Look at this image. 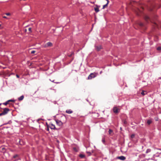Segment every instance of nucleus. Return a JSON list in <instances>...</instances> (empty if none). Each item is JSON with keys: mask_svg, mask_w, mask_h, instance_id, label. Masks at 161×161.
<instances>
[{"mask_svg": "<svg viewBox=\"0 0 161 161\" xmlns=\"http://www.w3.org/2000/svg\"><path fill=\"white\" fill-rule=\"evenodd\" d=\"M143 9V7H141V9H140L138 8H136L135 10V12L138 15H140L142 12V10Z\"/></svg>", "mask_w": 161, "mask_h": 161, "instance_id": "f257e3e1", "label": "nucleus"}, {"mask_svg": "<svg viewBox=\"0 0 161 161\" xmlns=\"http://www.w3.org/2000/svg\"><path fill=\"white\" fill-rule=\"evenodd\" d=\"M96 76V74L95 73H91L88 76V80H90L95 77Z\"/></svg>", "mask_w": 161, "mask_h": 161, "instance_id": "f03ea898", "label": "nucleus"}, {"mask_svg": "<svg viewBox=\"0 0 161 161\" xmlns=\"http://www.w3.org/2000/svg\"><path fill=\"white\" fill-rule=\"evenodd\" d=\"M100 7V6L97 5H95L94 7V9L96 13H98L99 11V8Z\"/></svg>", "mask_w": 161, "mask_h": 161, "instance_id": "7ed1b4c3", "label": "nucleus"}, {"mask_svg": "<svg viewBox=\"0 0 161 161\" xmlns=\"http://www.w3.org/2000/svg\"><path fill=\"white\" fill-rule=\"evenodd\" d=\"M52 43L50 42H47L46 44H45L44 46L43 47H44L46 48L47 47H50L52 46Z\"/></svg>", "mask_w": 161, "mask_h": 161, "instance_id": "20e7f679", "label": "nucleus"}, {"mask_svg": "<svg viewBox=\"0 0 161 161\" xmlns=\"http://www.w3.org/2000/svg\"><path fill=\"white\" fill-rule=\"evenodd\" d=\"M114 112L115 114H117L119 112V109L116 107H114L113 109Z\"/></svg>", "mask_w": 161, "mask_h": 161, "instance_id": "39448f33", "label": "nucleus"}, {"mask_svg": "<svg viewBox=\"0 0 161 161\" xmlns=\"http://www.w3.org/2000/svg\"><path fill=\"white\" fill-rule=\"evenodd\" d=\"M57 124L59 126H61L62 125L63 123L60 120L56 119L55 120Z\"/></svg>", "mask_w": 161, "mask_h": 161, "instance_id": "423d86ee", "label": "nucleus"}, {"mask_svg": "<svg viewBox=\"0 0 161 161\" xmlns=\"http://www.w3.org/2000/svg\"><path fill=\"white\" fill-rule=\"evenodd\" d=\"M9 111V108H5L3 109V113L4 115H5L8 113Z\"/></svg>", "mask_w": 161, "mask_h": 161, "instance_id": "0eeeda50", "label": "nucleus"}, {"mask_svg": "<svg viewBox=\"0 0 161 161\" xmlns=\"http://www.w3.org/2000/svg\"><path fill=\"white\" fill-rule=\"evenodd\" d=\"M118 158L121 160H124L126 159V158L123 156L118 157Z\"/></svg>", "mask_w": 161, "mask_h": 161, "instance_id": "6e6552de", "label": "nucleus"}, {"mask_svg": "<svg viewBox=\"0 0 161 161\" xmlns=\"http://www.w3.org/2000/svg\"><path fill=\"white\" fill-rule=\"evenodd\" d=\"M50 127L52 129L54 130L56 129L55 125L52 124H50Z\"/></svg>", "mask_w": 161, "mask_h": 161, "instance_id": "1a4fd4ad", "label": "nucleus"}, {"mask_svg": "<svg viewBox=\"0 0 161 161\" xmlns=\"http://www.w3.org/2000/svg\"><path fill=\"white\" fill-rule=\"evenodd\" d=\"M96 49L97 51H99L102 48V47L100 46H96Z\"/></svg>", "mask_w": 161, "mask_h": 161, "instance_id": "9d476101", "label": "nucleus"}, {"mask_svg": "<svg viewBox=\"0 0 161 161\" xmlns=\"http://www.w3.org/2000/svg\"><path fill=\"white\" fill-rule=\"evenodd\" d=\"M144 19L147 22L148 21L150 20L149 18L147 15H145L144 16Z\"/></svg>", "mask_w": 161, "mask_h": 161, "instance_id": "9b49d317", "label": "nucleus"}, {"mask_svg": "<svg viewBox=\"0 0 161 161\" xmlns=\"http://www.w3.org/2000/svg\"><path fill=\"white\" fill-rule=\"evenodd\" d=\"M66 112L68 114H70L73 113V111L71 109L67 110H66Z\"/></svg>", "mask_w": 161, "mask_h": 161, "instance_id": "f8f14e48", "label": "nucleus"}, {"mask_svg": "<svg viewBox=\"0 0 161 161\" xmlns=\"http://www.w3.org/2000/svg\"><path fill=\"white\" fill-rule=\"evenodd\" d=\"M137 24L141 27H143L144 26L143 24L141 22H139L137 23Z\"/></svg>", "mask_w": 161, "mask_h": 161, "instance_id": "ddd939ff", "label": "nucleus"}, {"mask_svg": "<svg viewBox=\"0 0 161 161\" xmlns=\"http://www.w3.org/2000/svg\"><path fill=\"white\" fill-rule=\"evenodd\" d=\"M24 98V96L23 95L21 96L20 97H19L18 99L19 101L22 100Z\"/></svg>", "mask_w": 161, "mask_h": 161, "instance_id": "4468645a", "label": "nucleus"}, {"mask_svg": "<svg viewBox=\"0 0 161 161\" xmlns=\"http://www.w3.org/2000/svg\"><path fill=\"white\" fill-rule=\"evenodd\" d=\"M146 93H147V92L146 91H142L141 93V94H142L143 95H144Z\"/></svg>", "mask_w": 161, "mask_h": 161, "instance_id": "2eb2a0df", "label": "nucleus"}, {"mask_svg": "<svg viewBox=\"0 0 161 161\" xmlns=\"http://www.w3.org/2000/svg\"><path fill=\"white\" fill-rule=\"evenodd\" d=\"M108 3H109V1H108V2H107V3L106 4H105V5H104L103 6V9H104L105 7H107V5H108Z\"/></svg>", "mask_w": 161, "mask_h": 161, "instance_id": "dca6fc26", "label": "nucleus"}, {"mask_svg": "<svg viewBox=\"0 0 161 161\" xmlns=\"http://www.w3.org/2000/svg\"><path fill=\"white\" fill-rule=\"evenodd\" d=\"M152 121L151 120H148L147 121V123L148 125H149L151 123H152Z\"/></svg>", "mask_w": 161, "mask_h": 161, "instance_id": "f3484780", "label": "nucleus"}, {"mask_svg": "<svg viewBox=\"0 0 161 161\" xmlns=\"http://www.w3.org/2000/svg\"><path fill=\"white\" fill-rule=\"evenodd\" d=\"M79 157L81 158H84L85 157V155L82 154H80L79 155Z\"/></svg>", "mask_w": 161, "mask_h": 161, "instance_id": "a211bd4d", "label": "nucleus"}, {"mask_svg": "<svg viewBox=\"0 0 161 161\" xmlns=\"http://www.w3.org/2000/svg\"><path fill=\"white\" fill-rule=\"evenodd\" d=\"M73 149L75 152H77L78 151V149L75 147H73Z\"/></svg>", "mask_w": 161, "mask_h": 161, "instance_id": "6ab92c4d", "label": "nucleus"}, {"mask_svg": "<svg viewBox=\"0 0 161 161\" xmlns=\"http://www.w3.org/2000/svg\"><path fill=\"white\" fill-rule=\"evenodd\" d=\"M28 31L29 32L28 33H30L31 32V27H30L28 28Z\"/></svg>", "mask_w": 161, "mask_h": 161, "instance_id": "aec40b11", "label": "nucleus"}, {"mask_svg": "<svg viewBox=\"0 0 161 161\" xmlns=\"http://www.w3.org/2000/svg\"><path fill=\"white\" fill-rule=\"evenodd\" d=\"M9 104V103L8 101H7L5 103H3V104L5 105H7L8 104Z\"/></svg>", "mask_w": 161, "mask_h": 161, "instance_id": "412c9836", "label": "nucleus"}, {"mask_svg": "<svg viewBox=\"0 0 161 161\" xmlns=\"http://www.w3.org/2000/svg\"><path fill=\"white\" fill-rule=\"evenodd\" d=\"M151 151V150L150 149H147L146 153H148L150 152Z\"/></svg>", "mask_w": 161, "mask_h": 161, "instance_id": "4be33fe9", "label": "nucleus"}, {"mask_svg": "<svg viewBox=\"0 0 161 161\" xmlns=\"http://www.w3.org/2000/svg\"><path fill=\"white\" fill-rule=\"evenodd\" d=\"M112 132H113V130L111 129H109L108 131V133L109 134H110Z\"/></svg>", "mask_w": 161, "mask_h": 161, "instance_id": "5701e85b", "label": "nucleus"}, {"mask_svg": "<svg viewBox=\"0 0 161 161\" xmlns=\"http://www.w3.org/2000/svg\"><path fill=\"white\" fill-rule=\"evenodd\" d=\"M5 14L7 16H10L11 15V14L9 13H6Z\"/></svg>", "mask_w": 161, "mask_h": 161, "instance_id": "b1692460", "label": "nucleus"}, {"mask_svg": "<svg viewBox=\"0 0 161 161\" xmlns=\"http://www.w3.org/2000/svg\"><path fill=\"white\" fill-rule=\"evenodd\" d=\"M8 103L10 102H14L15 101V100H8Z\"/></svg>", "mask_w": 161, "mask_h": 161, "instance_id": "393cba45", "label": "nucleus"}, {"mask_svg": "<svg viewBox=\"0 0 161 161\" xmlns=\"http://www.w3.org/2000/svg\"><path fill=\"white\" fill-rule=\"evenodd\" d=\"M86 153L89 156H90L91 155V153L90 152H87Z\"/></svg>", "mask_w": 161, "mask_h": 161, "instance_id": "a878e982", "label": "nucleus"}, {"mask_svg": "<svg viewBox=\"0 0 161 161\" xmlns=\"http://www.w3.org/2000/svg\"><path fill=\"white\" fill-rule=\"evenodd\" d=\"M18 157V155H15L13 156V158H16Z\"/></svg>", "mask_w": 161, "mask_h": 161, "instance_id": "bb28decb", "label": "nucleus"}, {"mask_svg": "<svg viewBox=\"0 0 161 161\" xmlns=\"http://www.w3.org/2000/svg\"><path fill=\"white\" fill-rule=\"evenodd\" d=\"M157 50H161V47H158L157 48Z\"/></svg>", "mask_w": 161, "mask_h": 161, "instance_id": "cd10ccee", "label": "nucleus"}, {"mask_svg": "<svg viewBox=\"0 0 161 161\" xmlns=\"http://www.w3.org/2000/svg\"><path fill=\"white\" fill-rule=\"evenodd\" d=\"M35 52H36V51L33 50V51H32L31 52V54H33V53H35Z\"/></svg>", "mask_w": 161, "mask_h": 161, "instance_id": "c85d7f7f", "label": "nucleus"}, {"mask_svg": "<svg viewBox=\"0 0 161 161\" xmlns=\"http://www.w3.org/2000/svg\"><path fill=\"white\" fill-rule=\"evenodd\" d=\"M135 137V135H134V134H132L131 135V137L132 138H133L134 137Z\"/></svg>", "mask_w": 161, "mask_h": 161, "instance_id": "c756f323", "label": "nucleus"}, {"mask_svg": "<svg viewBox=\"0 0 161 161\" xmlns=\"http://www.w3.org/2000/svg\"><path fill=\"white\" fill-rule=\"evenodd\" d=\"M102 141L103 143H104L105 142V139L104 138H103L102 139Z\"/></svg>", "mask_w": 161, "mask_h": 161, "instance_id": "7c9ffc66", "label": "nucleus"}, {"mask_svg": "<svg viewBox=\"0 0 161 161\" xmlns=\"http://www.w3.org/2000/svg\"><path fill=\"white\" fill-rule=\"evenodd\" d=\"M3 18L5 19H8L5 16H3Z\"/></svg>", "mask_w": 161, "mask_h": 161, "instance_id": "2f4dec72", "label": "nucleus"}, {"mask_svg": "<svg viewBox=\"0 0 161 161\" xmlns=\"http://www.w3.org/2000/svg\"><path fill=\"white\" fill-rule=\"evenodd\" d=\"M3 115H4L3 112L1 113H0V116H2Z\"/></svg>", "mask_w": 161, "mask_h": 161, "instance_id": "473e14b6", "label": "nucleus"}, {"mask_svg": "<svg viewBox=\"0 0 161 161\" xmlns=\"http://www.w3.org/2000/svg\"><path fill=\"white\" fill-rule=\"evenodd\" d=\"M154 25L155 26V27H157L158 26L157 24L156 23H155L154 24Z\"/></svg>", "mask_w": 161, "mask_h": 161, "instance_id": "72a5a7b5", "label": "nucleus"}, {"mask_svg": "<svg viewBox=\"0 0 161 161\" xmlns=\"http://www.w3.org/2000/svg\"><path fill=\"white\" fill-rule=\"evenodd\" d=\"M124 124H126V123H127V122H126V121H124Z\"/></svg>", "mask_w": 161, "mask_h": 161, "instance_id": "f704fd0d", "label": "nucleus"}, {"mask_svg": "<svg viewBox=\"0 0 161 161\" xmlns=\"http://www.w3.org/2000/svg\"><path fill=\"white\" fill-rule=\"evenodd\" d=\"M24 31H25V32H27V30L26 29H25L24 30Z\"/></svg>", "mask_w": 161, "mask_h": 161, "instance_id": "c9c22d12", "label": "nucleus"}, {"mask_svg": "<svg viewBox=\"0 0 161 161\" xmlns=\"http://www.w3.org/2000/svg\"><path fill=\"white\" fill-rule=\"evenodd\" d=\"M47 130L48 131H49V128L48 127H47Z\"/></svg>", "mask_w": 161, "mask_h": 161, "instance_id": "e433bc0d", "label": "nucleus"}, {"mask_svg": "<svg viewBox=\"0 0 161 161\" xmlns=\"http://www.w3.org/2000/svg\"><path fill=\"white\" fill-rule=\"evenodd\" d=\"M16 76H17V77L18 78H19V75H16Z\"/></svg>", "mask_w": 161, "mask_h": 161, "instance_id": "4c0bfd02", "label": "nucleus"}, {"mask_svg": "<svg viewBox=\"0 0 161 161\" xmlns=\"http://www.w3.org/2000/svg\"><path fill=\"white\" fill-rule=\"evenodd\" d=\"M72 54H71V55H70L69 56V57L71 56Z\"/></svg>", "mask_w": 161, "mask_h": 161, "instance_id": "58836bf2", "label": "nucleus"}, {"mask_svg": "<svg viewBox=\"0 0 161 161\" xmlns=\"http://www.w3.org/2000/svg\"><path fill=\"white\" fill-rule=\"evenodd\" d=\"M53 82H54V80L53 81Z\"/></svg>", "mask_w": 161, "mask_h": 161, "instance_id": "ea45409f", "label": "nucleus"}, {"mask_svg": "<svg viewBox=\"0 0 161 161\" xmlns=\"http://www.w3.org/2000/svg\"><path fill=\"white\" fill-rule=\"evenodd\" d=\"M1 26V25H0V26Z\"/></svg>", "mask_w": 161, "mask_h": 161, "instance_id": "a19ab883", "label": "nucleus"}]
</instances>
